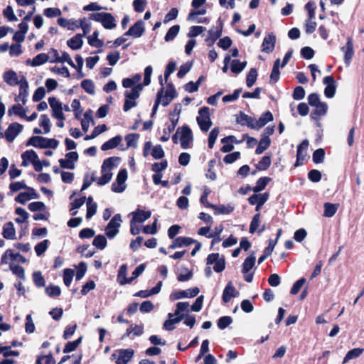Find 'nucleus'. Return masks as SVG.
<instances>
[{"mask_svg":"<svg viewBox=\"0 0 364 364\" xmlns=\"http://www.w3.org/2000/svg\"><path fill=\"white\" fill-rule=\"evenodd\" d=\"M119 161V159L118 157H110L104 161L101 168L102 176L97 179L98 185L103 186L111 181L112 177V171L117 166Z\"/></svg>","mask_w":364,"mask_h":364,"instance_id":"1","label":"nucleus"},{"mask_svg":"<svg viewBox=\"0 0 364 364\" xmlns=\"http://www.w3.org/2000/svg\"><path fill=\"white\" fill-rule=\"evenodd\" d=\"M89 18L101 23L106 29H113L117 26L115 18L109 13H92L89 14Z\"/></svg>","mask_w":364,"mask_h":364,"instance_id":"2","label":"nucleus"},{"mask_svg":"<svg viewBox=\"0 0 364 364\" xmlns=\"http://www.w3.org/2000/svg\"><path fill=\"white\" fill-rule=\"evenodd\" d=\"M58 144V141L54 139H48L38 136H31L26 142V146H33L39 148L56 149Z\"/></svg>","mask_w":364,"mask_h":364,"instance_id":"3","label":"nucleus"},{"mask_svg":"<svg viewBox=\"0 0 364 364\" xmlns=\"http://www.w3.org/2000/svg\"><path fill=\"white\" fill-rule=\"evenodd\" d=\"M198 114L199 115L197 117L196 120L200 129L203 132H208L212 125L209 108L207 107L201 108Z\"/></svg>","mask_w":364,"mask_h":364,"instance_id":"4","label":"nucleus"},{"mask_svg":"<svg viewBox=\"0 0 364 364\" xmlns=\"http://www.w3.org/2000/svg\"><path fill=\"white\" fill-rule=\"evenodd\" d=\"M256 257L254 252L251 253L244 261L242 267V272L244 274V279L247 282H251L253 279V273L250 271L255 266Z\"/></svg>","mask_w":364,"mask_h":364,"instance_id":"5","label":"nucleus"},{"mask_svg":"<svg viewBox=\"0 0 364 364\" xmlns=\"http://www.w3.org/2000/svg\"><path fill=\"white\" fill-rule=\"evenodd\" d=\"M122 218L119 214H116L109 221L105 229V234L109 239L114 238L119 232Z\"/></svg>","mask_w":364,"mask_h":364,"instance_id":"6","label":"nucleus"},{"mask_svg":"<svg viewBox=\"0 0 364 364\" xmlns=\"http://www.w3.org/2000/svg\"><path fill=\"white\" fill-rule=\"evenodd\" d=\"M206 264L208 266L213 264V269L216 272H221L225 268L224 257H220L218 253H212L207 257Z\"/></svg>","mask_w":364,"mask_h":364,"instance_id":"7","label":"nucleus"},{"mask_svg":"<svg viewBox=\"0 0 364 364\" xmlns=\"http://www.w3.org/2000/svg\"><path fill=\"white\" fill-rule=\"evenodd\" d=\"M193 137L191 129L187 127L183 126L180 128V144L183 149H188L191 147Z\"/></svg>","mask_w":364,"mask_h":364,"instance_id":"8","label":"nucleus"},{"mask_svg":"<svg viewBox=\"0 0 364 364\" xmlns=\"http://www.w3.org/2000/svg\"><path fill=\"white\" fill-rule=\"evenodd\" d=\"M127 179V171L126 169H122L119 171L116 182L112 185V191L115 193H122L126 189L125 182Z\"/></svg>","mask_w":364,"mask_h":364,"instance_id":"9","label":"nucleus"},{"mask_svg":"<svg viewBox=\"0 0 364 364\" xmlns=\"http://www.w3.org/2000/svg\"><path fill=\"white\" fill-rule=\"evenodd\" d=\"M134 350L131 348L116 350L112 356L116 359V364H127L134 355Z\"/></svg>","mask_w":364,"mask_h":364,"instance_id":"10","label":"nucleus"},{"mask_svg":"<svg viewBox=\"0 0 364 364\" xmlns=\"http://www.w3.org/2000/svg\"><path fill=\"white\" fill-rule=\"evenodd\" d=\"M199 291L200 290L198 287L186 290L175 291L170 294V299L171 301H176L183 298H193L199 294Z\"/></svg>","mask_w":364,"mask_h":364,"instance_id":"11","label":"nucleus"},{"mask_svg":"<svg viewBox=\"0 0 364 364\" xmlns=\"http://www.w3.org/2000/svg\"><path fill=\"white\" fill-rule=\"evenodd\" d=\"M48 102L52 109L53 117L58 120L63 121L65 119V117L63 112L62 103L55 97H49Z\"/></svg>","mask_w":364,"mask_h":364,"instance_id":"12","label":"nucleus"},{"mask_svg":"<svg viewBox=\"0 0 364 364\" xmlns=\"http://www.w3.org/2000/svg\"><path fill=\"white\" fill-rule=\"evenodd\" d=\"M152 150L151 156L156 159H160L164 156V151L161 145L153 146L151 141H146L144 144L143 155L146 157L149 155V151Z\"/></svg>","mask_w":364,"mask_h":364,"instance_id":"13","label":"nucleus"},{"mask_svg":"<svg viewBox=\"0 0 364 364\" xmlns=\"http://www.w3.org/2000/svg\"><path fill=\"white\" fill-rule=\"evenodd\" d=\"M26 192L20 193L16 198L15 201L21 204H25L27 201L31 199H38L39 195L36 193L34 188L28 187L26 188Z\"/></svg>","mask_w":364,"mask_h":364,"instance_id":"14","label":"nucleus"},{"mask_svg":"<svg viewBox=\"0 0 364 364\" xmlns=\"http://www.w3.org/2000/svg\"><path fill=\"white\" fill-rule=\"evenodd\" d=\"M78 159V154L75 151H71L65 155V159H59L60 166L63 168L74 169L75 162Z\"/></svg>","mask_w":364,"mask_h":364,"instance_id":"15","label":"nucleus"},{"mask_svg":"<svg viewBox=\"0 0 364 364\" xmlns=\"http://www.w3.org/2000/svg\"><path fill=\"white\" fill-rule=\"evenodd\" d=\"M22 129L23 126L21 124L16 122L11 124L4 133L6 139L9 142H12Z\"/></svg>","mask_w":364,"mask_h":364,"instance_id":"16","label":"nucleus"},{"mask_svg":"<svg viewBox=\"0 0 364 364\" xmlns=\"http://www.w3.org/2000/svg\"><path fill=\"white\" fill-rule=\"evenodd\" d=\"M323 84L326 85L324 95L328 98H332L336 93V86L335 80L332 76H326L323 78Z\"/></svg>","mask_w":364,"mask_h":364,"instance_id":"17","label":"nucleus"},{"mask_svg":"<svg viewBox=\"0 0 364 364\" xmlns=\"http://www.w3.org/2000/svg\"><path fill=\"white\" fill-rule=\"evenodd\" d=\"M144 23L141 20L136 21L124 36H129L134 38H139L144 33Z\"/></svg>","mask_w":364,"mask_h":364,"instance_id":"18","label":"nucleus"},{"mask_svg":"<svg viewBox=\"0 0 364 364\" xmlns=\"http://www.w3.org/2000/svg\"><path fill=\"white\" fill-rule=\"evenodd\" d=\"M130 215H132V221L136 223H142L151 217V212L150 210H144L137 208L132 212Z\"/></svg>","mask_w":364,"mask_h":364,"instance_id":"19","label":"nucleus"},{"mask_svg":"<svg viewBox=\"0 0 364 364\" xmlns=\"http://www.w3.org/2000/svg\"><path fill=\"white\" fill-rule=\"evenodd\" d=\"M276 43V37L273 33H269L264 37L262 44V51L270 53L273 51Z\"/></svg>","mask_w":364,"mask_h":364,"instance_id":"20","label":"nucleus"},{"mask_svg":"<svg viewBox=\"0 0 364 364\" xmlns=\"http://www.w3.org/2000/svg\"><path fill=\"white\" fill-rule=\"evenodd\" d=\"M341 50L344 53L345 63L349 65L354 55L353 44L350 37L347 38L346 45L341 48Z\"/></svg>","mask_w":364,"mask_h":364,"instance_id":"21","label":"nucleus"},{"mask_svg":"<svg viewBox=\"0 0 364 364\" xmlns=\"http://www.w3.org/2000/svg\"><path fill=\"white\" fill-rule=\"evenodd\" d=\"M4 81L10 86L18 85L21 83V77L19 78L17 73L11 70L3 74Z\"/></svg>","mask_w":364,"mask_h":364,"instance_id":"22","label":"nucleus"},{"mask_svg":"<svg viewBox=\"0 0 364 364\" xmlns=\"http://www.w3.org/2000/svg\"><path fill=\"white\" fill-rule=\"evenodd\" d=\"M195 242H196V241L191 237H178L173 241L169 247L171 249H176L178 247L189 246Z\"/></svg>","mask_w":364,"mask_h":364,"instance_id":"23","label":"nucleus"},{"mask_svg":"<svg viewBox=\"0 0 364 364\" xmlns=\"http://www.w3.org/2000/svg\"><path fill=\"white\" fill-rule=\"evenodd\" d=\"M238 293L234 287L232 282H229L223 293V301L225 303L229 302L232 298L235 297Z\"/></svg>","mask_w":364,"mask_h":364,"instance_id":"24","label":"nucleus"},{"mask_svg":"<svg viewBox=\"0 0 364 364\" xmlns=\"http://www.w3.org/2000/svg\"><path fill=\"white\" fill-rule=\"evenodd\" d=\"M273 120V114L271 112L267 111L263 113L258 119H255V129H259L268 122Z\"/></svg>","mask_w":364,"mask_h":364,"instance_id":"25","label":"nucleus"},{"mask_svg":"<svg viewBox=\"0 0 364 364\" xmlns=\"http://www.w3.org/2000/svg\"><path fill=\"white\" fill-rule=\"evenodd\" d=\"M237 122L242 126H247L255 129V119L240 112L237 117Z\"/></svg>","mask_w":364,"mask_h":364,"instance_id":"26","label":"nucleus"},{"mask_svg":"<svg viewBox=\"0 0 364 364\" xmlns=\"http://www.w3.org/2000/svg\"><path fill=\"white\" fill-rule=\"evenodd\" d=\"M127 265L126 264H122L118 271L117 281L121 285H124L132 283V279L127 277Z\"/></svg>","mask_w":364,"mask_h":364,"instance_id":"27","label":"nucleus"},{"mask_svg":"<svg viewBox=\"0 0 364 364\" xmlns=\"http://www.w3.org/2000/svg\"><path fill=\"white\" fill-rule=\"evenodd\" d=\"M269 194L267 193L261 194H254L249 198V203L251 205L259 204V206H262L264 203L268 200Z\"/></svg>","mask_w":364,"mask_h":364,"instance_id":"28","label":"nucleus"},{"mask_svg":"<svg viewBox=\"0 0 364 364\" xmlns=\"http://www.w3.org/2000/svg\"><path fill=\"white\" fill-rule=\"evenodd\" d=\"M49 61V55L46 53L38 54L32 60H28L26 63L31 66H39Z\"/></svg>","mask_w":364,"mask_h":364,"instance_id":"29","label":"nucleus"},{"mask_svg":"<svg viewBox=\"0 0 364 364\" xmlns=\"http://www.w3.org/2000/svg\"><path fill=\"white\" fill-rule=\"evenodd\" d=\"M82 37L83 35L82 34H76L74 37L67 41L68 46L73 50L80 49L83 44Z\"/></svg>","mask_w":364,"mask_h":364,"instance_id":"30","label":"nucleus"},{"mask_svg":"<svg viewBox=\"0 0 364 364\" xmlns=\"http://www.w3.org/2000/svg\"><path fill=\"white\" fill-rule=\"evenodd\" d=\"M162 287V282H159L156 287L152 288L151 290H142L139 291L135 294L136 296H139L141 298H146L151 295L156 294L160 292Z\"/></svg>","mask_w":364,"mask_h":364,"instance_id":"31","label":"nucleus"},{"mask_svg":"<svg viewBox=\"0 0 364 364\" xmlns=\"http://www.w3.org/2000/svg\"><path fill=\"white\" fill-rule=\"evenodd\" d=\"M309 146V141L307 139L304 140L297 148L296 153V166H298L300 160H304L306 155V150Z\"/></svg>","mask_w":364,"mask_h":364,"instance_id":"32","label":"nucleus"},{"mask_svg":"<svg viewBox=\"0 0 364 364\" xmlns=\"http://www.w3.org/2000/svg\"><path fill=\"white\" fill-rule=\"evenodd\" d=\"M78 20L70 19L68 20L64 18H59L58 19V23L63 28H66L68 30H75L78 28Z\"/></svg>","mask_w":364,"mask_h":364,"instance_id":"33","label":"nucleus"},{"mask_svg":"<svg viewBox=\"0 0 364 364\" xmlns=\"http://www.w3.org/2000/svg\"><path fill=\"white\" fill-rule=\"evenodd\" d=\"M144 333V326L142 325H131L126 331V333L122 336V339L126 337L130 336L133 334L134 336H139Z\"/></svg>","mask_w":364,"mask_h":364,"instance_id":"34","label":"nucleus"},{"mask_svg":"<svg viewBox=\"0 0 364 364\" xmlns=\"http://www.w3.org/2000/svg\"><path fill=\"white\" fill-rule=\"evenodd\" d=\"M143 87L144 86L142 84H138L133 87L132 90H126L124 92V97L129 98L131 100H136L137 98H139L140 92L143 90Z\"/></svg>","mask_w":364,"mask_h":364,"instance_id":"35","label":"nucleus"},{"mask_svg":"<svg viewBox=\"0 0 364 364\" xmlns=\"http://www.w3.org/2000/svg\"><path fill=\"white\" fill-rule=\"evenodd\" d=\"M16 231L14 224L11 222L6 223L3 227V236L8 240H14L15 238Z\"/></svg>","mask_w":364,"mask_h":364,"instance_id":"36","label":"nucleus"},{"mask_svg":"<svg viewBox=\"0 0 364 364\" xmlns=\"http://www.w3.org/2000/svg\"><path fill=\"white\" fill-rule=\"evenodd\" d=\"M122 140V138L121 136H119V135L116 136L110 139L105 143H104L101 146V149L102 151H107L109 149H114L121 143Z\"/></svg>","mask_w":364,"mask_h":364,"instance_id":"37","label":"nucleus"},{"mask_svg":"<svg viewBox=\"0 0 364 364\" xmlns=\"http://www.w3.org/2000/svg\"><path fill=\"white\" fill-rule=\"evenodd\" d=\"M235 137L234 136H228L221 139V143L223 146L221 148V151L223 153H228L234 149V146L232 144L233 143V139Z\"/></svg>","mask_w":364,"mask_h":364,"instance_id":"38","label":"nucleus"},{"mask_svg":"<svg viewBox=\"0 0 364 364\" xmlns=\"http://www.w3.org/2000/svg\"><path fill=\"white\" fill-rule=\"evenodd\" d=\"M168 319L164 323V328L166 331H172L174 329V324L179 323L182 319V316L176 317L173 318V315L171 313L168 314Z\"/></svg>","mask_w":364,"mask_h":364,"instance_id":"39","label":"nucleus"},{"mask_svg":"<svg viewBox=\"0 0 364 364\" xmlns=\"http://www.w3.org/2000/svg\"><path fill=\"white\" fill-rule=\"evenodd\" d=\"M247 61H240V60H232L231 61L230 69L235 74L240 73L246 67Z\"/></svg>","mask_w":364,"mask_h":364,"instance_id":"40","label":"nucleus"},{"mask_svg":"<svg viewBox=\"0 0 364 364\" xmlns=\"http://www.w3.org/2000/svg\"><path fill=\"white\" fill-rule=\"evenodd\" d=\"M271 144V140L269 137L267 136H262L257 148L256 149V154H262L269 146Z\"/></svg>","mask_w":364,"mask_h":364,"instance_id":"41","label":"nucleus"},{"mask_svg":"<svg viewBox=\"0 0 364 364\" xmlns=\"http://www.w3.org/2000/svg\"><path fill=\"white\" fill-rule=\"evenodd\" d=\"M338 208V204L325 203L323 216L326 218L333 217L336 214Z\"/></svg>","mask_w":364,"mask_h":364,"instance_id":"42","label":"nucleus"},{"mask_svg":"<svg viewBox=\"0 0 364 364\" xmlns=\"http://www.w3.org/2000/svg\"><path fill=\"white\" fill-rule=\"evenodd\" d=\"M211 208L215 210V214H229L234 210V207L231 205H212Z\"/></svg>","mask_w":364,"mask_h":364,"instance_id":"43","label":"nucleus"},{"mask_svg":"<svg viewBox=\"0 0 364 364\" xmlns=\"http://www.w3.org/2000/svg\"><path fill=\"white\" fill-rule=\"evenodd\" d=\"M364 351L363 348H355L349 350L343 358V363H346L350 360L359 357Z\"/></svg>","mask_w":364,"mask_h":364,"instance_id":"44","label":"nucleus"},{"mask_svg":"<svg viewBox=\"0 0 364 364\" xmlns=\"http://www.w3.org/2000/svg\"><path fill=\"white\" fill-rule=\"evenodd\" d=\"M21 157L23 160L28 161L33 164L39 163L38 155L33 150L26 151L22 154Z\"/></svg>","mask_w":364,"mask_h":364,"instance_id":"45","label":"nucleus"},{"mask_svg":"<svg viewBox=\"0 0 364 364\" xmlns=\"http://www.w3.org/2000/svg\"><path fill=\"white\" fill-rule=\"evenodd\" d=\"M15 213L18 215V217L15 219V221L19 224L26 222L29 218V214L26 211L25 209L21 207L16 208Z\"/></svg>","mask_w":364,"mask_h":364,"instance_id":"46","label":"nucleus"},{"mask_svg":"<svg viewBox=\"0 0 364 364\" xmlns=\"http://www.w3.org/2000/svg\"><path fill=\"white\" fill-rule=\"evenodd\" d=\"M99 32L95 31L91 36L87 37L88 43L93 47L100 48L103 46V42L98 39Z\"/></svg>","mask_w":364,"mask_h":364,"instance_id":"47","label":"nucleus"},{"mask_svg":"<svg viewBox=\"0 0 364 364\" xmlns=\"http://www.w3.org/2000/svg\"><path fill=\"white\" fill-rule=\"evenodd\" d=\"M9 115L16 114L21 117V118L26 117V112L20 104L13 105L8 110Z\"/></svg>","mask_w":364,"mask_h":364,"instance_id":"48","label":"nucleus"},{"mask_svg":"<svg viewBox=\"0 0 364 364\" xmlns=\"http://www.w3.org/2000/svg\"><path fill=\"white\" fill-rule=\"evenodd\" d=\"M17 257L23 256L19 253H13L10 250H6L1 257V263L8 264L10 260H16Z\"/></svg>","mask_w":364,"mask_h":364,"instance_id":"49","label":"nucleus"},{"mask_svg":"<svg viewBox=\"0 0 364 364\" xmlns=\"http://www.w3.org/2000/svg\"><path fill=\"white\" fill-rule=\"evenodd\" d=\"M270 181L271 178L269 177L259 178L256 183V186L253 188V191L255 193L262 191L266 188Z\"/></svg>","mask_w":364,"mask_h":364,"instance_id":"50","label":"nucleus"},{"mask_svg":"<svg viewBox=\"0 0 364 364\" xmlns=\"http://www.w3.org/2000/svg\"><path fill=\"white\" fill-rule=\"evenodd\" d=\"M1 355L9 358L10 356H18L19 353L17 350H11V346H1L0 345V356Z\"/></svg>","mask_w":364,"mask_h":364,"instance_id":"51","label":"nucleus"},{"mask_svg":"<svg viewBox=\"0 0 364 364\" xmlns=\"http://www.w3.org/2000/svg\"><path fill=\"white\" fill-rule=\"evenodd\" d=\"M156 100H158V102H160L161 105H162L164 107L167 106L173 100L164 95V87H161V90L158 92Z\"/></svg>","mask_w":364,"mask_h":364,"instance_id":"52","label":"nucleus"},{"mask_svg":"<svg viewBox=\"0 0 364 364\" xmlns=\"http://www.w3.org/2000/svg\"><path fill=\"white\" fill-rule=\"evenodd\" d=\"M82 28L83 31L82 35L84 36L90 32L91 23L86 18H82L78 21V28Z\"/></svg>","mask_w":364,"mask_h":364,"instance_id":"53","label":"nucleus"},{"mask_svg":"<svg viewBox=\"0 0 364 364\" xmlns=\"http://www.w3.org/2000/svg\"><path fill=\"white\" fill-rule=\"evenodd\" d=\"M180 30V26L178 25H175L171 27L168 32L166 33L164 40L166 42L172 41L178 33Z\"/></svg>","mask_w":364,"mask_h":364,"instance_id":"54","label":"nucleus"},{"mask_svg":"<svg viewBox=\"0 0 364 364\" xmlns=\"http://www.w3.org/2000/svg\"><path fill=\"white\" fill-rule=\"evenodd\" d=\"M257 77V71L255 68H251L247 75L246 84L248 87H251L255 82Z\"/></svg>","mask_w":364,"mask_h":364,"instance_id":"55","label":"nucleus"},{"mask_svg":"<svg viewBox=\"0 0 364 364\" xmlns=\"http://www.w3.org/2000/svg\"><path fill=\"white\" fill-rule=\"evenodd\" d=\"M50 242L48 240H44L35 246V252L38 256L42 255L48 249Z\"/></svg>","mask_w":364,"mask_h":364,"instance_id":"56","label":"nucleus"},{"mask_svg":"<svg viewBox=\"0 0 364 364\" xmlns=\"http://www.w3.org/2000/svg\"><path fill=\"white\" fill-rule=\"evenodd\" d=\"M43 362L44 364H55V360L51 353L48 355L38 356L36 364H42Z\"/></svg>","mask_w":364,"mask_h":364,"instance_id":"57","label":"nucleus"},{"mask_svg":"<svg viewBox=\"0 0 364 364\" xmlns=\"http://www.w3.org/2000/svg\"><path fill=\"white\" fill-rule=\"evenodd\" d=\"M19 85V94L28 97V83L24 76L21 77V83Z\"/></svg>","mask_w":364,"mask_h":364,"instance_id":"58","label":"nucleus"},{"mask_svg":"<svg viewBox=\"0 0 364 364\" xmlns=\"http://www.w3.org/2000/svg\"><path fill=\"white\" fill-rule=\"evenodd\" d=\"M92 245L98 249L103 250L107 245V240L105 236L99 235L94 238Z\"/></svg>","mask_w":364,"mask_h":364,"instance_id":"59","label":"nucleus"},{"mask_svg":"<svg viewBox=\"0 0 364 364\" xmlns=\"http://www.w3.org/2000/svg\"><path fill=\"white\" fill-rule=\"evenodd\" d=\"M81 87L90 95L95 94V85L91 80H84L81 82Z\"/></svg>","mask_w":364,"mask_h":364,"instance_id":"60","label":"nucleus"},{"mask_svg":"<svg viewBox=\"0 0 364 364\" xmlns=\"http://www.w3.org/2000/svg\"><path fill=\"white\" fill-rule=\"evenodd\" d=\"M205 30L206 28L203 26H193L189 28V32L188 33L187 36L189 38H194L201 34Z\"/></svg>","mask_w":364,"mask_h":364,"instance_id":"61","label":"nucleus"},{"mask_svg":"<svg viewBox=\"0 0 364 364\" xmlns=\"http://www.w3.org/2000/svg\"><path fill=\"white\" fill-rule=\"evenodd\" d=\"M139 134H129L125 136V141L128 147H136L139 139Z\"/></svg>","mask_w":364,"mask_h":364,"instance_id":"62","label":"nucleus"},{"mask_svg":"<svg viewBox=\"0 0 364 364\" xmlns=\"http://www.w3.org/2000/svg\"><path fill=\"white\" fill-rule=\"evenodd\" d=\"M222 33L221 28H211L208 31V38L206 41H210L211 43H213Z\"/></svg>","mask_w":364,"mask_h":364,"instance_id":"63","label":"nucleus"},{"mask_svg":"<svg viewBox=\"0 0 364 364\" xmlns=\"http://www.w3.org/2000/svg\"><path fill=\"white\" fill-rule=\"evenodd\" d=\"M81 341L82 338H79L78 339L74 341L67 343L63 349V353H67L75 350L81 343Z\"/></svg>","mask_w":364,"mask_h":364,"instance_id":"64","label":"nucleus"}]
</instances>
